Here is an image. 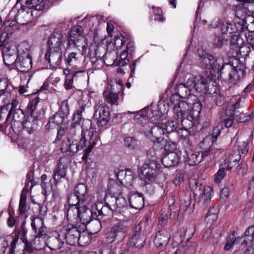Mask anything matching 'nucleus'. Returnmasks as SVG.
<instances>
[{"label":"nucleus","instance_id":"obj_42","mask_svg":"<svg viewBox=\"0 0 254 254\" xmlns=\"http://www.w3.org/2000/svg\"><path fill=\"white\" fill-rule=\"evenodd\" d=\"M14 90L5 92L2 95H0V105L1 107L4 106L6 111L8 110V107L10 105V102L15 97Z\"/></svg>","mask_w":254,"mask_h":254},{"label":"nucleus","instance_id":"obj_41","mask_svg":"<svg viewBox=\"0 0 254 254\" xmlns=\"http://www.w3.org/2000/svg\"><path fill=\"white\" fill-rule=\"evenodd\" d=\"M92 112L91 107L85 104L79 106L73 115L78 116L80 119H85V118L90 116Z\"/></svg>","mask_w":254,"mask_h":254},{"label":"nucleus","instance_id":"obj_33","mask_svg":"<svg viewBox=\"0 0 254 254\" xmlns=\"http://www.w3.org/2000/svg\"><path fill=\"white\" fill-rule=\"evenodd\" d=\"M170 238V235L165 230L159 231L154 239V244L157 247H161L166 245Z\"/></svg>","mask_w":254,"mask_h":254},{"label":"nucleus","instance_id":"obj_27","mask_svg":"<svg viewBox=\"0 0 254 254\" xmlns=\"http://www.w3.org/2000/svg\"><path fill=\"white\" fill-rule=\"evenodd\" d=\"M188 100L191 109V115H190V117L193 118L194 116L197 117L202 109L201 103L195 95L190 96V99Z\"/></svg>","mask_w":254,"mask_h":254},{"label":"nucleus","instance_id":"obj_37","mask_svg":"<svg viewBox=\"0 0 254 254\" xmlns=\"http://www.w3.org/2000/svg\"><path fill=\"white\" fill-rule=\"evenodd\" d=\"M220 128L218 126L214 127L212 130V133L206 136L203 139V140L200 142V147L201 148H203V146L205 143H208V145L212 144L214 141H216L218 136L220 135Z\"/></svg>","mask_w":254,"mask_h":254},{"label":"nucleus","instance_id":"obj_34","mask_svg":"<svg viewBox=\"0 0 254 254\" xmlns=\"http://www.w3.org/2000/svg\"><path fill=\"white\" fill-rule=\"evenodd\" d=\"M210 81L208 76L199 75V79L194 84V89L199 92H207L208 90V83Z\"/></svg>","mask_w":254,"mask_h":254},{"label":"nucleus","instance_id":"obj_47","mask_svg":"<svg viewBox=\"0 0 254 254\" xmlns=\"http://www.w3.org/2000/svg\"><path fill=\"white\" fill-rule=\"evenodd\" d=\"M99 48L95 46H91L89 49V57L90 61L93 63L95 64L98 60H101L102 56L98 54Z\"/></svg>","mask_w":254,"mask_h":254},{"label":"nucleus","instance_id":"obj_51","mask_svg":"<svg viewBox=\"0 0 254 254\" xmlns=\"http://www.w3.org/2000/svg\"><path fill=\"white\" fill-rule=\"evenodd\" d=\"M186 161L190 166H194L202 161L201 157L198 153H191L189 155L187 154Z\"/></svg>","mask_w":254,"mask_h":254},{"label":"nucleus","instance_id":"obj_1","mask_svg":"<svg viewBox=\"0 0 254 254\" xmlns=\"http://www.w3.org/2000/svg\"><path fill=\"white\" fill-rule=\"evenodd\" d=\"M127 208V201L122 196L112 198L111 200L106 202L105 205L101 202L95 203L93 211L98 221H94L91 224L96 227V229L93 230V233H96L100 230L101 224L100 221L105 217L110 216L112 211L123 212Z\"/></svg>","mask_w":254,"mask_h":254},{"label":"nucleus","instance_id":"obj_11","mask_svg":"<svg viewBox=\"0 0 254 254\" xmlns=\"http://www.w3.org/2000/svg\"><path fill=\"white\" fill-rule=\"evenodd\" d=\"M217 73H220L221 77L226 82L235 84L239 80L238 75L236 74L234 66L229 64H222Z\"/></svg>","mask_w":254,"mask_h":254},{"label":"nucleus","instance_id":"obj_12","mask_svg":"<svg viewBox=\"0 0 254 254\" xmlns=\"http://www.w3.org/2000/svg\"><path fill=\"white\" fill-rule=\"evenodd\" d=\"M64 239L66 240V243L69 245H74L78 242L80 236V230L72 225H67L64 228L60 233Z\"/></svg>","mask_w":254,"mask_h":254},{"label":"nucleus","instance_id":"obj_49","mask_svg":"<svg viewBox=\"0 0 254 254\" xmlns=\"http://www.w3.org/2000/svg\"><path fill=\"white\" fill-rule=\"evenodd\" d=\"M13 90V88L9 83L7 78L3 77L0 79V95Z\"/></svg>","mask_w":254,"mask_h":254},{"label":"nucleus","instance_id":"obj_20","mask_svg":"<svg viewBox=\"0 0 254 254\" xmlns=\"http://www.w3.org/2000/svg\"><path fill=\"white\" fill-rule=\"evenodd\" d=\"M63 35L61 31H54L50 35L47 42L48 51H59L62 50Z\"/></svg>","mask_w":254,"mask_h":254},{"label":"nucleus","instance_id":"obj_59","mask_svg":"<svg viewBox=\"0 0 254 254\" xmlns=\"http://www.w3.org/2000/svg\"><path fill=\"white\" fill-rule=\"evenodd\" d=\"M68 201L69 206L76 205L78 206H81L85 205L86 206H87L85 203H79V199L74 193L70 194L69 195V196H68Z\"/></svg>","mask_w":254,"mask_h":254},{"label":"nucleus","instance_id":"obj_35","mask_svg":"<svg viewBox=\"0 0 254 254\" xmlns=\"http://www.w3.org/2000/svg\"><path fill=\"white\" fill-rule=\"evenodd\" d=\"M45 237L37 236L36 235L35 238L30 241L29 245L32 249L38 251H43L47 243L45 242Z\"/></svg>","mask_w":254,"mask_h":254},{"label":"nucleus","instance_id":"obj_60","mask_svg":"<svg viewBox=\"0 0 254 254\" xmlns=\"http://www.w3.org/2000/svg\"><path fill=\"white\" fill-rule=\"evenodd\" d=\"M188 248H189V250H193V247L190 246L188 242H182L181 245L176 251L178 252L179 254H186L188 252Z\"/></svg>","mask_w":254,"mask_h":254},{"label":"nucleus","instance_id":"obj_4","mask_svg":"<svg viewBox=\"0 0 254 254\" xmlns=\"http://www.w3.org/2000/svg\"><path fill=\"white\" fill-rule=\"evenodd\" d=\"M190 187L195 195H198L201 198L204 208H207L210 203L212 189L209 187H204L202 190V184L195 178H191L189 181Z\"/></svg>","mask_w":254,"mask_h":254},{"label":"nucleus","instance_id":"obj_10","mask_svg":"<svg viewBox=\"0 0 254 254\" xmlns=\"http://www.w3.org/2000/svg\"><path fill=\"white\" fill-rule=\"evenodd\" d=\"M145 135L152 142L160 143L164 140L163 135L165 131L163 129L162 123H158L155 126H148L144 128Z\"/></svg>","mask_w":254,"mask_h":254},{"label":"nucleus","instance_id":"obj_54","mask_svg":"<svg viewBox=\"0 0 254 254\" xmlns=\"http://www.w3.org/2000/svg\"><path fill=\"white\" fill-rule=\"evenodd\" d=\"M78 237L79 239H78V242L77 243H78L79 245L81 246H85L89 244L91 241L90 236L89 235L87 232L83 230L82 232L80 230V236Z\"/></svg>","mask_w":254,"mask_h":254},{"label":"nucleus","instance_id":"obj_48","mask_svg":"<svg viewBox=\"0 0 254 254\" xmlns=\"http://www.w3.org/2000/svg\"><path fill=\"white\" fill-rule=\"evenodd\" d=\"M18 101L15 99L14 98L12 99V100L10 102V105H11V108L7 115L6 120L4 122V124H1L0 125V130L3 131L6 128V127L7 126V121L8 120V118L12 115V114L15 111V110H16V108L18 106Z\"/></svg>","mask_w":254,"mask_h":254},{"label":"nucleus","instance_id":"obj_30","mask_svg":"<svg viewBox=\"0 0 254 254\" xmlns=\"http://www.w3.org/2000/svg\"><path fill=\"white\" fill-rule=\"evenodd\" d=\"M248 4L240 1L239 3L233 6L232 10L235 12L236 17L239 19L243 20L248 14Z\"/></svg>","mask_w":254,"mask_h":254},{"label":"nucleus","instance_id":"obj_31","mask_svg":"<svg viewBox=\"0 0 254 254\" xmlns=\"http://www.w3.org/2000/svg\"><path fill=\"white\" fill-rule=\"evenodd\" d=\"M60 235V234H59L57 237H51L49 238L47 243V245L51 250L57 251L60 250L64 245V238Z\"/></svg>","mask_w":254,"mask_h":254},{"label":"nucleus","instance_id":"obj_7","mask_svg":"<svg viewBox=\"0 0 254 254\" xmlns=\"http://www.w3.org/2000/svg\"><path fill=\"white\" fill-rule=\"evenodd\" d=\"M124 89V85L121 80H115V83L110 85V88L103 93L106 101L112 105L117 106L119 104L118 93Z\"/></svg>","mask_w":254,"mask_h":254},{"label":"nucleus","instance_id":"obj_55","mask_svg":"<svg viewBox=\"0 0 254 254\" xmlns=\"http://www.w3.org/2000/svg\"><path fill=\"white\" fill-rule=\"evenodd\" d=\"M254 237V226L249 227L246 230L245 233V239L246 240L243 241V243L245 245H248L251 243L253 241Z\"/></svg>","mask_w":254,"mask_h":254},{"label":"nucleus","instance_id":"obj_26","mask_svg":"<svg viewBox=\"0 0 254 254\" xmlns=\"http://www.w3.org/2000/svg\"><path fill=\"white\" fill-rule=\"evenodd\" d=\"M37 120L30 115L26 117L25 120L19 125V127L22 126L23 129L28 134H32L37 128Z\"/></svg>","mask_w":254,"mask_h":254},{"label":"nucleus","instance_id":"obj_23","mask_svg":"<svg viewBox=\"0 0 254 254\" xmlns=\"http://www.w3.org/2000/svg\"><path fill=\"white\" fill-rule=\"evenodd\" d=\"M16 69L21 72H27L32 67L31 56H17L15 63Z\"/></svg>","mask_w":254,"mask_h":254},{"label":"nucleus","instance_id":"obj_15","mask_svg":"<svg viewBox=\"0 0 254 254\" xmlns=\"http://www.w3.org/2000/svg\"><path fill=\"white\" fill-rule=\"evenodd\" d=\"M174 112L178 119H181L182 124L187 122L190 115H191V109L188 101H179L174 107Z\"/></svg>","mask_w":254,"mask_h":254},{"label":"nucleus","instance_id":"obj_14","mask_svg":"<svg viewBox=\"0 0 254 254\" xmlns=\"http://www.w3.org/2000/svg\"><path fill=\"white\" fill-rule=\"evenodd\" d=\"M86 186L83 183L78 184L74 190V193L79 199V203H85L89 207L96 202H95L94 197L91 195H88Z\"/></svg>","mask_w":254,"mask_h":254},{"label":"nucleus","instance_id":"obj_45","mask_svg":"<svg viewBox=\"0 0 254 254\" xmlns=\"http://www.w3.org/2000/svg\"><path fill=\"white\" fill-rule=\"evenodd\" d=\"M31 50V45L26 42L23 41L19 44L17 49V56H31L29 53Z\"/></svg>","mask_w":254,"mask_h":254},{"label":"nucleus","instance_id":"obj_64","mask_svg":"<svg viewBox=\"0 0 254 254\" xmlns=\"http://www.w3.org/2000/svg\"><path fill=\"white\" fill-rule=\"evenodd\" d=\"M177 148V144L176 142L168 141H166L164 145L165 150L167 153L171 152H176Z\"/></svg>","mask_w":254,"mask_h":254},{"label":"nucleus","instance_id":"obj_9","mask_svg":"<svg viewBox=\"0 0 254 254\" xmlns=\"http://www.w3.org/2000/svg\"><path fill=\"white\" fill-rule=\"evenodd\" d=\"M86 138L87 135H85L83 133L81 136H78V138L68 139V144H66L67 147L65 148L66 154L69 156H72L79 151L83 149L84 147H86L87 145ZM64 144L63 143L62 149H64Z\"/></svg>","mask_w":254,"mask_h":254},{"label":"nucleus","instance_id":"obj_53","mask_svg":"<svg viewBox=\"0 0 254 254\" xmlns=\"http://www.w3.org/2000/svg\"><path fill=\"white\" fill-rule=\"evenodd\" d=\"M163 129L167 133L173 132L178 127V124L175 121H168L165 124L162 123Z\"/></svg>","mask_w":254,"mask_h":254},{"label":"nucleus","instance_id":"obj_17","mask_svg":"<svg viewBox=\"0 0 254 254\" xmlns=\"http://www.w3.org/2000/svg\"><path fill=\"white\" fill-rule=\"evenodd\" d=\"M99 139V134L96 130H90L88 131V134L87 135V138L86 139L87 145L86 147H84V148H85L84 149V154L82 157L83 161L87 162L89 154Z\"/></svg>","mask_w":254,"mask_h":254},{"label":"nucleus","instance_id":"obj_18","mask_svg":"<svg viewBox=\"0 0 254 254\" xmlns=\"http://www.w3.org/2000/svg\"><path fill=\"white\" fill-rule=\"evenodd\" d=\"M94 116L97 118V124L98 127L106 126L110 119V113L107 107L104 105H97Z\"/></svg>","mask_w":254,"mask_h":254},{"label":"nucleus","instance_id":"obj_28","mask_svg":"<svg viewBox=\"0 0 254 254\" xmlns=\"http://www.w3.org/2000/svg\"><path fill=\"white\" fill-rule=\"evenodd\" d=\"M180 160L179 155L176 152L168 153L162 159L163 165L167 168L175 166Z\"/></svg>","mask_w":254,"mask_h":254},{"label":"nucleus","instance_id":"obj_6","mask_svg":"<svg viewBox=\"0 0 254 254\" xmlns=\"http://www.w3.org/2000/svg\"><path fill=\"white\" fill-rule=\"evenodd\" d=\"M140 178L145 184L155 181L160 171V164L145 162L140 169Z\"/></svg>","mask_w":254,"mask_h":254},{"label":"nucleus","instance_id":"obj_63","mask_svg":"<svg viewBox=\"0 0 254 254\" xmlns=\"http://www.w3.org/2000/svg\"><path fill=\"white\" fill-rule=\"evenodd\" d=\"M58 113H61L64 117H67L69 114V109L68 102L66 100L62 102Z\"/></svg>","mask_w":254,"mask_h":254},{"label":"nucleus","instance_id":"obj_16","mask_svg":"<svg viewBox=\"0 0 254 254\" xmlns=\"http://www.w3.org/2000/svg\"><path fill=\"white\" fill-rule=\"evenodd\" d=\"M2 54L4 64L6 66H10L15 64L17 54L15 46L9 44L4 45L2 50Z\"/></svg>","mask_w":254,"mask_h":254},{"label":"nucleus","instance_id":"obj_58","mask_svg":"<svg viewBox=\"0 0 254 254\" xmlns=\"http://www.w3.org/2000/svg\"><path fill=\"white\" fill-rule=\"evenodd\" d=\"M117 55L115 53H109L104 55V62L107 66L117 64Z\"/></svg>","mask_w":254,"mask_h":254},{"label":"nucleus","instance_id":"obj_43","mask_svg":"<svg viewBox=\"0 0 254 254\" xmlns=\"http://www.w3.org/2000/svg\"><path fill=\"white\" fill-rule=\"evenodd\" d=\"M144 242L145 240L144 239L143 235L138 232H136L130 238L129 246L140 248L143 246Z\"/></svg>","mask_w":254,"mask_h":254},{"label":"nucleus","instance_id":"obj_61","mask_svg":"<svg viewBox=\"0 0 254 254\" xmlns=\"http://www.w3.org/2000/svg\"><path fill=\"white\" fill-rule=\"evenodd\" d=\"M234 233V232L229 237V239L224 247V249L226 251L230 250L235 243H239L241 241L242 238L241 237H238L237 239L235 238Z\"/></svg>","mask_w":254,"mask_h":254},{"label":"nucleus","instance_id":"obj_57","mask_svg":"<svg viewBox=\"0 0 254 254\" xmlns=\"http://www.w3.org/2000/svg\"><path fill=\"white\" fill-rule=\"evenodd\" d=\"M65 118L66 117H64L63 115L58 112L54 115L53 117L50 119L49 121V124L53 123L58 126H59L63 124L64 120Z\"/></svg>","mask_w":254,"mask_h":254},{"label":"nucleus","instance_id":"obj_40","mask_svg":"<svg viewBox=\"0 0 254 254\" xmlns=\"http://www.w3.org/2000/svg\"><path fill=\"white\" fill-rule=\"evenodd\" d=\"M129 203L131 207L136 209H140L144 205V198L139 194H133L129 198Z\"/></svg>","mask_w":254,"mask_h":254},{"label":"nucleus","instance_id":"obj_32","mask_svg":"<svg viewBox=\"0 0 254 254\" xmlns=\"http://www.w3.org/2000/svg\"><path fill=\"white\" fill-rule=\"evenodd\" d=\"M63 161V159H60L58 167L54 172L53 177L56 183L59 182L62 178H64L66 175L67 166Z\"/></svg>","mask_w":254,"mask_h":254},{"label":"nucleus","instance_id":"obj_44","mask_svg":"<svg viewBox=\"0 0 254 254\" xmlns=\"http://www.w3.org/2000/svg\"><path fill=\"white\" fill-rule=\"evenodd\" d=\"M191 90L190 88L184 83H180L176 87V93L182 98L188 97V99H190V96L192 95L191 94Z\"/></svg>","mask_w":254,"mask_h":254},{"label":"nucleus","instance_id":"obj_39","mask_svg":"<svg viewBox=\"0 0 254 254\" xmlns=\"http://www.w3.org/2000/svg\"><path fill=\"white\" fill-rule=\"evenodd\" d=\"M22 5L26 6L28 8H30L32 11H40L44 8L45 3L44 0H26L25 4Z\"/></svg>","mask_w":254,"mask_h":254},{"label":"nucleus","instance_id":"obj_13","mask_svg":"<svg viewBox=\"0 0 254 254\" xmlns=\"http://www.w3.org/2000/svg\"><path fill=\"white\" fill-rule=\"evenodd\" d=\"M78 116L73 115L72 122L70 127L77 130H81V134L78 136H81L83 133L85 135H87L88 131L94 130L92 127L91 121L89 119H80Z\"/></svg>","mask_w":254,"mask_h":254},{"label":"nucleus","instance_id":"obj_50","mask_svg":"<svg viewBox=\"0 0 254 254\" xmlns=\"http://www.w3.org/2000/svg\"><path fill=\"white\" fill-rule=\"evenodd\" d=\"M80 74H81V72H80L71 71L66 75V79L64 83V86L66 89H70L72 88L73 81L74 79H75V76Z\"/></svg>","mask_w":254,"mask_h":254},{"label":"nucleus","instance_id":"obj_29","mask_svg":"<svg viewBox=\"0 0 254 254\" xmlns=\"http://www.w3.org/2000/svg\"><path fill=\"white\" fill-rule=\"evenodd\" d=\"M31 225L32 229L34 230L36 235L41 236H46V228L42 218L37 217L33 219Z\"/></svg>","mask_w":254,"mask_h":254},{"label":"nucleus","instance_id":"obj_52","mask_svg":"<svg viewBox=\"0 0 254 254\" xmlns=\"http://www.w3.org/2000/svg\"><path fill=\"white\" fill-rule=\"evenodd\" d=\"M147 159L145 162L150 163L159 164L158 160V153L154 148H150L147 151Z\"/></svg>","mask_w":254,"mask_h":254},{"label":"nucleus","instance_id":"obj_8","mask_svg":"<svg viewBox=\"0 0 254 254\" xmlns=\"http://www.w3.org/2000/svg\"><path fill=\"white\" fill-rule=\"evenodd\" d=\"M85 40L83 29L79 25L71 28L67 35V46L70 48H78Z\"/></svg>","mask_w":254,"mask_h":254},{"label":"nucleus","instance_id":"obj_3","mask_svg":"<svg viewBox=\"0 0 254 254\" xmlns=\"http://www.w3.org/2000/svg\"><path fill=\"white\" fill-rule=\"evenodd\" d=\"M94 204L91 206L90 209L88 207L85 205L78 206L76 205L69 206L67 211V218L72 221L74 219H79L84 223H87L91 220V217L93 218L97 219L95 213L93 211Z\"/></svg>","mask_w":254,"mask_h":254},{"label":"nucleus","instance_id":"obj_2","mask_svg":"<svg viewBox=\"0 0 254 254\" xmlns=\"http://www.w3.org/2000/svg\"><path fill=\"white\" fill-rule=\"evenodd\" d=\"M224 37L230 40L231 44L239 46L240 43V33L243 31L244 27L240 22L222 23L218 27Z\"/></svg>","mask_w":254,"mask_h":254},{"label":"nucleus","instance_id":"obj_24","mask_svg":"<svg viewBox=\"0 0 254 254\" xmlns=\"http://www.w3.org/2000/svg\"><path fill=\"white\" fill-rule=\"evenodd\" d=\"M45 58L48 61L52 67L54 68L58 67L62 61V51H48L45 55Z\"/></svg>","mask_w":254,"mask_h":254},{"label":"nucleus","instance_id":"obj_36","mask_svg":"<svg viewBox=\"0 0 254 254\" xmlns=\"http://www.w3.org/2000/svg\"><path fill=\"white\" fill-rule=\"evenodd\" d=\"M122 187L121 185L114 180H110L108 185V192L113 196L112 198L122 195Z\"/></svg>","mask_w":254,"mask_h":254},{"label":"nucleus","instance_id":"obj_22","mask_svg":"<svg viewBox=\"0 0 254 254\" xmlns=\"http://www.w3.org/2000/svg\"><path fill=\"white\" fill-rule=\"evenodd\" d=\"M33 18V11L21 4V8L18 10L15 17L17 23L24 25L31 21Z\"/></svg>","mask_w":254,"mask_h":254},{"label":"nucleus","instance_id":"obj_62","mask_svg":"<svg viewBox=\"0 0 254 254\" xmlns=\"http://www.w3.org/2000/svg\"><path fill=\"white\" fill-rule=\"evenodd\" d=\"M125 144L130 149H133L137 145V140L133 137L128 136L125 138Z\"/></svg>","mask_w":254,"mask_h":254},{"label":"nucleus","instance_id":"obj_19","mask_svg":"<svg viewBox=\"0 0 254 254\" xmlns=\"http://www.w3.org/2000/svg\"><path fill=\"white\" fill-rule=\"evenodd\" d=\"M17 240L10 236L0 237V254H13Z\"/></svg>","mask_w":254,"mask_h":254},{"label":"nucleus","instance_id":"obj_38","mask_svg":"<svg viewBox=\"0 0 254 254\" xmlns=\"http://www.w3.org/2000/svg\"><path fill=\"white\" fill-rule=\"evenodd\" d=\"M13 115V123L11 124V127L14 131L19 127V125L23 121L25 116L24 113L19 108L15 110L12 114Z\"/></svg>","mask_w":254,"mask_h":254},{"label":"nucleus","instance_id":"obj_56","mask_svg":"<svg viewBox=\"0 0 254 254\" xmlns=\"http://www.w3.org/2000/svg\"><path fill=\"white\" fill-rule=\"evenodd\" d=\"M218 32L219 33L214 40V44L216 47L219 48L222 47L225 42L229 40L224 37V35L219 30Z\"/></svg>","mask_w":254,"mask_h":254},{"label":"nucleus","instance_id":"obj_21","mask_svg":"<svg viewBox=\"0 0 254 254\" xmlns=\"http://www.w3.org/2000/svg\"><path fill=\"white\" fill-rule=\"evenodd\" d=\"M116 176L122 185L127 188L132 187L133 181L136 178L135 174L130 169L121 170Z\"/></svg>","mask_w":254,"mask_h":254},{"label":"nucleus","instance_id":"obj_5","mask_svg":"<svg viewBox=\"0 0 254 254\" xmlns=\"http://www.w3.org/2000/svg\"><path fill=\"white\" fill-rule=\"evenodd\" d=\"M199 57V64L202 68L213 69L214 72H218L220 65L223 64V61L220 59H215L211 54L204 51L203 49L198 50Z\"/></svg>","mask_w":254,"mask_h":254},{"label":"nucleus","instance_id":"obj_46","mask_svg":"<svg viewBox=\"0 0 254 254\" xmlns=\"http://www.w3.org/2000/svg\"><path fill=\"white\" fill-rule=\"evenodd\" d=\"M229 112L227 110L225 111V116L221 121L222 123L227 128L231 127L233 125L235 116L234 111H230Z\"/></svg>","mask_w":254,"mask_h":254},{"label":"nucleus","instance_id":"obj_25","mask_svg":"<svg viewBox=\"0 0 254 254\" xmlns=\"http://www.w3.org/2000/svg\"><path fill=\"white\" fill-rule=\"evenodd\" d=\"M126 226L123 222H120L116 224L112 228L110 236L113 238V241H121L125 237V232L123 231Z\"/></svg>","mask_w":254,"mask_h":254}]
</instances>
